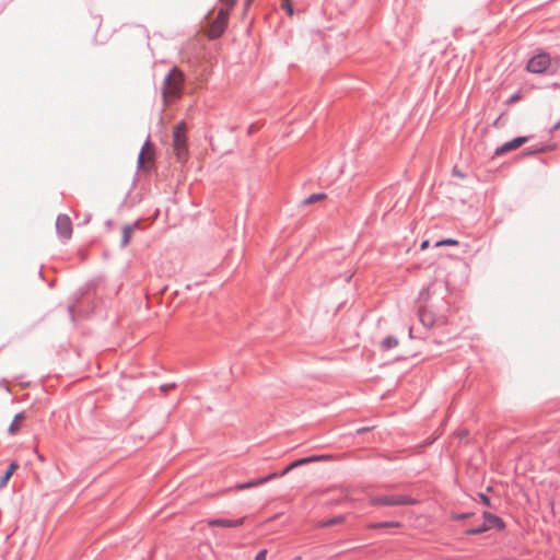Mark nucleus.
<instances>
[{
    "label": "nucleus",
    "instance_id": "nucleus-19",
    "mask_svg": "<svg viewBox=\"0 0 560 560\" xmlns=\"http://www.w3.org/2000/svg\"><path fill=\"white\" fill-rule=\"evenodd\" d=\"M281 8L288 13L289 16H293V5L292 0H282Z\"/></svg>",
    "mask_w": 560,
    "mask_h": 560
},
{
    "label": "nucleus",
    "instance_id": "nucleus-29",
    "mask_svg": "<svg viewBox=\"0 0 560 560\" xmlns=\"http://www.w3.org/2000/svg\"><path fill=\"white\" fill-rule=\"evenodd\" d=\"M428 247H429V241H427V240H425V241H423V242L421 243V245H420V249H421V250H424V249H427Z\"/></svg>",
    "mask_w": 560,
    "mask_h": 560
},
{
    "label": "nucleus",
    "instance_id": "nucleus-20",
    "mask_svg": "<svg viewBox=\"0 0 560 560\" xmlns=\"http://www.w3.org/2000/svg\"><path fill=\"white\" fill-rule=\"evenodd\" d=\"M132 234V229L129 226L124 228L122 230V238H121V245L126 246L129 242V238Z\"/></svg>",
    "mask_w": 560,
    "mask_h": 560
},
{
    "label": "nucleus",
    "instance_id": "nucleus-27",
    "mask_svg": "<svg viewBox=\"0 0 560 560\" xmlns=\"http://www.w3.org/2000/svg\"><path fill=\"white\" fill-rule=\"evenodd\" d=\"M480 499H481L483 504H486L488 506L490 505V500H489V498L487 495L480 494Z\"/></svg>",
    "mask_w": 560,
    "mask_h": 560
},
{
    "label": "nucleus",
    "instance_id": "nucleus-6",
    "mask_svg": "<svg viewBox=\"0 0 560 560\" xmlns=\"http://www.w3.org/2000/svg\"><path fill=\"white\" fill-rule=\"evenodd\" d=\"M155 159V145L150 141H145L142 145V173L150 172L154 168Z\"/></svg>",
    "mask_w": 560,
    "mask_h": 560
},
{
    "label": "nucleus",
    "instance_id": "nucleus-28",
    "mask_svg": "<svg viewBox=\"0 0 560 560\" xmlns=\"http://www.w3.org/2000/svg\"><path fill=\"white\" fill-rule=\"evenodd\" d=\"M518 100H520V95H518V94H514V95H512V96L509 98L508 103L512 104V103H514V102H517Z\"/></svg>",
    "mask_w": 560,
    "mask_h": 560
},
{
    "label": "nucleus",
    "instance_id": "nucleus-9",
    "mask_svg": "<svg viewBox=\"0 0 560 560\" xmlns=\"http://www.w3.org/2000/svg\"><path fill=\"white\" fill-rule=\"evenodd\" d=\"M527 140L528 139L526 137H517V138L513 139L512 141H509V142L502 144L501 147H499L495 150V155H502L506 152L515 150V149L520 148L521 145H523L524 143H526Z\"/></svg>",
    "mask_w": 560,
    "mask_h": 560
},
{
    "label": "nucleus",
    "instance_id": "nucleus-23",
    "mask_svg": "<svg viewBox=\"0 0 560 560\" xmlns=\"http://www.w3.org/2000/svg\"><path fill=\"white\" fill-rule=\"evenodd\" d=\"M483 532H487V527H485V525L482 524L481 526L479 527H476V528H470L466 532L467 535H477V534H481Z\"/></svg>",
    "mask_w": 560,
    "mask_h": 560
},
{
    "label": "nucleus",
    "instance_id": "nucleus-26",
    "mask_svg": "<svg viewBox=\"0 0 560 560\" xmlns=\"http://www.w3.org/2000/svg\"><path fill=\"white\" fill-rule=\"evenodd\" d=\"M471 514L469 513H466V514H455L452 516L453 520H465V518H468L470 517Z\"/></svg>",
    "mask_w": 560,
    "mask_h": 560
},
{
    "label": "nucleus",
    "instance_id": "nucleus-16",
    "mask_svg": "<svg viewBox=\"0 0 560 560\" xmlns=\"http://www.w3.org/2000/svg\"><path fill=\"white\" fill-rule=\"evenodd\" d=\"M398 346V339L395 337H387L382 341V349L389 350Z\"/></svg>",
    "mask_w": 560,
    "mask_h": 560
},
{
    "label": "nucleus",
    "instance_id": "nucleus-31",
    "mask_svg": "<svg viewBox=\"0 0 560 560\" xmlns=\"http://www.w3.org/2000/svg\"><path fill=\"white\" fill-rule=\"evenodd\" d=\"M560 128V121L553 127V130H557Z\"/></svg>",
    "mask_w": 560,
    "mask_h": 560
},
{
    "label": "nucleus",
    "instance_id": "nucleus-1",
    "mask_svg": "<svg viewBox=\"0 0 560 560\" xmlns=\"http://www.w3.org/2000/svg\"><path fill=\"white\" fill-rule=\"evenodd\" d=\"M185 83V75L178 68H173L164 78L162 98L164 104H171L180 98Z\"/></svg>",
    "mask_w": 560,
    "mask_h": 560
},
{
    "label": "nucleus",
    "instance_id": "nucleus-14",
    "mask_svg": "<svg viewBox=\"0 0 560 560\" xmlns=\"http://www.w3.org/2000/svg\"><path fill=\"white\" fill-rule=\"evenodd\" d=\"M23 420H24V413H22V412L18 413L14 417L12 423L9 427L10 434H15L20 430V427H21V423Z\"/></svg>",
    "mask_w": 560,
    "mask_h": 560
},
{
    "label": "nucleus",
    "instance_id": "nucleus-5",
    "mask_svg": "<svg viewBox=\"0 0 560 560\" xmlns=\"http://www.w3.org/2000/svg\"><path fill=\"white\" fill-rule=\"evenodd\" d=\"M229 15H230L229 10H225V9L219 10L218 15L215 16V19L213 21H211L210 26L207 30V36L210 39H215L223 34V32L228 25Z\"/></svg>",
    "mask_w": 560,
    "mask_h": 560
},
{
    "label": "nucleus",
    "instance_id": "nucleus-12",
    "mask_svg": "<svg viewBox=\"0 0 560 560\" xmlns=\"http://www.w3.org/2000/svg\"><path fill=\"white\" fill-rule=\"evenodd\" d=\"M277 477V474H270L269 476L267 477H264V478H260V479H257V480H254V481H249V482H246V483H240L236 486V489L238 490H243V489H247V488H252V487H256V486H259L264 482H267L273 478Z\"/></svg>",
    "mask_w": 560,
    "mask_h": 560
},
{
    "label": "nucleus",
    "instance_id": "nucleus-10",
    "mask_svg": "<svg viewBox=\"0 0 560 560\" xmlns=\"http://www.w3.org/2000/svg\"><path fill=\"white\" fill-rule=\"evenodd\" d=\"M483 525L487 527V530L492 528L503 529L505 527L504 522L500 517L489 512L483 513Z\"/></svg>",
    "mask_w": 560,
    "mask_h": 560
},
{
    "label": "nucleus",
    "instance_id": "nucleus-22",
    "mask_svg": "<svg viewBox=\"0 0 560 560\" xmlns=\"http://www.w3.org/2000/svg\"><path fill=\"white\" fill-rule=\"evenodd\" d=\"M237 0H220V2L222 3V8L221 9H225V10H229V12L232 10V8L234 7V4L236 3Z\"/></svg>",
    "mask_w": 560,
    "mask_h": 560
},
{
    "label": "nucleus",
    "instance_id": "nucleus-30",
    "mask_svg": "<svg viewBox=\"0 0 560 560\" xmlns=\"http://www.w3.org/2000/svg\"><path fill=\"white\" fill-rule=\"evenodd\" d=\"M253 0H245V9H248L252 4Z\"/></svg>",
    "mask_w": 560,
    "mask_h": 560
},
{
    "label": "nucleus",
    "instance_id": "nucleus-18",
    "mask_svg": "<svg viewBox=\"0 0 560 560\" xmlns=\"http://www.w3.org/2000/svg\"><path fill=\"white\" fill-rule=\"evenodd\" d=\"M326 198V195L325 194H314V195H311L308 198H306L303 203L304 205H312L314 202H317V201H322Z\"/></svg>",
    "mask_w": 560,
    "mask_h": 560
},
{
    "label": "nucleus",
    "instance_id": "nucleus-13",
    "mask_svg": "<svg viewBox=\"0 0 560 560\" xmlns=\"http://www.w3.org/2000/svg\"><path fill=\"white\" fill-rule=\"evenodd\" d=\"M18 468H19V465L16 462H13L10 464L9 468L7 469L5 474L3 475V477L0 480V488L4 487L8 483V481L10 480V478L16 471Z\"/></svg>",
    "mask_w": 560,
    "mask_h": 560
},
{
    "label": "nucleus",
    "instance_id": "nucleus-2",
    "mask_svg": "<svg viewBox=\"0 0 560 560\" xmlns=\"http://www.w3.org/2000/svg\"><path fill=\"white\" fill-rule=\"evenodd\" d=\"M186 133V122L179 121L175 125L173 129L172 149L177 162L179 163H185L188 160V144Z\"/></svg>",
    "mask_w": 560,
    "mask_h": 560
},
{
    "label": "nucleus",
    "instance_id": "nucleus-11",
    "mask_svg": "<svg viewBox=\"0 0 560 560\" xmlns=\"http://www.w3.org/2000/svg\"><path fill=\"white\" fill-rule=\"evenodd\" d=\"M245 518H238L235 521L226 520V518H217L208 521L209 526H219V527H237L243 525Z\"/></svg>",
    "mask_w": 560,
    "mask_h": 560
},
{
    "label": "nucleus",
    "instance_id": "nucleus-17",
    "mask_svg": "<svg viewBox=\"0 0 560 560\" xmlns=\"http://www.w3.org/2000/svg\"><path fill=\"white\" fill-rule=\"evenodd\" d=\"M386 527H400L399 522H382V523H375L370 524L369 528H386Z\"/></svg>",
    "mask_w": 560,
    "mask_h": 560
},
{
    "label": "nucleus",
    "instance_id": "nucleus-15",
    "mask_svg": "<svg viewBox=\"0 0 560 560\" xmlns=\"http://www.w3.org/2000/svg\"><path fill=\"white\" fill-rule=\"evenodd\" d=\"M343 522H345V517L343 516H336V517H332L330 520L319 522L317 524V526L318 527H328V526H334V525L341 524Z\"/></svg>",
    "mask_w": 560,
    "mask_h": 560
},
{
    "label": "nucleus",
    "instance_id": "nucleus-7",
    "mask_svg": "<svg viewBox=\"0 0 560 560\" xmlns=\"http://www.w3.org/2000/svg\"><path fill=\"white\" fill-rule=\"evenodd\" d=\"M56 229L61 237L69 240L72 234V223L70 218L66 214L58 215L56 221Z\"/></svg>",
    "mask_w": 560,
    "mask_h": 560
},
{
    "label": "nucleus",
    "instance_id": "nucleus-24",
    "mask_svg": "<svg viewBox=\"0 0 560 560\" xmlns=\"http://www.w3.org/2000/svg\"><path fill=\"white\" fill-rule=\"evenodd\" d=\"M266 557H267V550L262 549L257 553V556L255 557V560H266Z\"/></svg>",
    "mask_w": 560,
    "mask_h": 560
},
{
    "label": "nucleus",
    "instance_id": "nucleus-8",
    "mask_svg": "<svg viewBox=\"0 0 560 560\" xmlns=\"http://www.w3.org/2000/svg\"><path fill=\"white\" fill-rule=\"evenodd\" d=\"M330 456L329 455H316V456H310V457H304V458H301V459H298L293 463H291L282 472L280 476H284L287 475L290 470H292L293 468L295 467H300V466H303L305 464H310V463H315V462H322V460H327L329 459Z\"/></svg>",
    "mask_w": 560,
    "mask_h": 560
},
{
    "label": "nucleus",
    "instance_id": "nucleus-25",
    "mask_svg": "<svg viewBox=\"0 0 560 560\" xmlns=\"http://www.w3.org/2000/svg\"><path fill=\"white\" fill-rule=\"evenodd\" d=\"M174 387H175V384H174V383H172V384H163V385H161V386H160V390H161V392H163V393H165V392H167L168 389H172V388H174Z\"/></svg>",
    "mask_w": 560,
    "mask_h": 560
},
{
    "label": "nucleus",
    "instance_id": "nucleus-3",
    "mask_svg": "<svg viewBox=\"0 0 560 560\" xmlns=\"http://www.w3.org/2000/svg\"><path fill=\"white\" fill-rule=\"evenodd\" d=\"M560 68V60L551 58L546 52H540L533 56L526 66L527 71L532 73H544L547 71L556 72Z\"/></svg>",
    "mask_w": 560,
    "mask_h": 560
},
{
    "label": "nucleus",
    "instance_id": "nucleus-4",
    "mask_svg": "<svg viewBox=\"0 0 560 560\" xmlns=\"http://www.w3.org/2000/svg\"><path fill=\"white\" fill-rule=\"evenodd\" d=\"M372 505H388V506H396V505H410V504H417L418 501L407 497V495H380V497H373L371 499Z\"/></svg>",
    "mask_w": 560,
    "mask_h": 560
},
{
    "label": "nucleus",
    "instance_id": "nucleus-21",
    "mask_svg": "<svg viewBox=\"0 0 560 560\" xmlns=\"http://www.w3.org/2000/svg\"><path fill=\"white\" fill-rule=\"evenodd\" d=\"M458 242L454 238H444L435 243L436 247L440 246H456Z\"/></svg>",
    "mask_w": 560,
    "mask_h": 560
}]
</instances>
